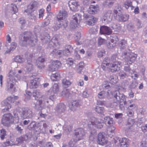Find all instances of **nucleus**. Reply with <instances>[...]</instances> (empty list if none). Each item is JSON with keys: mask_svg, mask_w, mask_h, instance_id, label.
<instances>
[{"mask_svg": "<svg viewBox=\"0 0 147 147\" xmlns=\"http://www.w3.org/2000/svg\"><path fill=\"white\" fill-rule=\"evenodd\" d=\"M129 140L126 138H122L119 144L120 147H127L129 143Z\"/></svg>", "mask_w": 147, "mask_h": 147, "instance_id": "b1692460", "label": "nucleus"}, {"mask_svg": "<svg viewBox=\"0 0 147 147\" xmlns=\"http://www.w3.org/2000/svg\"><path fill=\"white\" fill-rule=\"evenodd\" d=\"M69 5L71 10L75 11L77 9L78 4L77 0H70L69 2Z\"/></svg>", "mask_w": 147, "mask_h": 147, "instance_id": "5701e85b", "label": "nucleus"}, {"mask_svg": "<svg viewBox=\"0 0 147 147\" xmlns=\"http://www.w3.org/2000/svg\"><path fill=\"white\" fill-rule=\"evenodd\" d=\"M121 11L119 9H114L113 10V15L115 18L117 20L118 18L121 14Z\"/></svg>", "mask_w": 147, "mask_h": 147, "instance_id": "473e14b6", "label": "nucleus"}, {"mask_svg": "<svg viewBox=\"0 0 147 147\" xmlns=\"http://www.w3.org/2000/svg\"><path fill=\"white\" fill-rule=\"evenodd\" d=\"M67 15V11L65 10H60L57 16V18L58 21L62 24V25L65 28L67 26L68 22L65 20Z\"/></svg>", "mask_w": 147, "mask_h": 147, "instance_id": "6e6552de", "label": "nucleus"}, {"mask_svg": "<svg viewBox=\"0 0 147 147\" xmlns=\"http://www.w3.org/2000/svg\"><path fill=\"white\" fill-rule=\"evenodd\" d=\"M114 40H111V42H109L107 44V47L109 49H112L115 46V44L113 43Z\"/></svg>", "mask_w": 147, "mask_h": 147, "instance_id": "4d7b16f0", "label": "nucleus"}, {"mask_svg": "<svg viewBox=\"0 0 147 147\" xmlns=\"http://www.w3.org/2000/svg\"><path fill=\"white\" fill-rule=\"evenodd\" d=\"M32 35L29 32H24L22 38L20 41V44L22 46H24L27 44H30L33 46L36 45L37 41V39L32 37Z\"/></svg>", "mask_w": 147, "mask_h": 147, "instance_id": "20e7f679", "label": "nucleus"}, {"mask_svg": "<svg viewBox=\"0 0 147 147\" xmlns=\"http://www.w3.org/2000/svg\"><path fill=\"white\" fill-rule=\"evenodd\" d=\"M122 56L127 65L131 64L134 62L137 57V54L131 52L129 50L123 52Z\"/></svg>", "mask_w": 147, "mask_h": 147, "instance_id": "39448f33", "label": "nucleus"}, {"mask_svg": "<svg viewBox=\"0 0 147 147\" xmlns=\"http://www.w3.org/2000/svg\"><path fill=\"white\" fill-rule=\"evenodd\" d=\"M72 128V127L71 126L67 125H65L63 127V129L65 130L67 133L71 131Z\"/></svg>", "mask_w": 147, "mask_h": 147, "instance_id": "37998d69", "label": "nucleus"}, {"mask_svg": "<svg viewBox=\"0 0 147 147\" xmlns=\"http://www.w3.org/2000/svg\"><path fill=\"white\" fill-rule=\"evenodd\" d=\"M28 128L30 130H34L36 132H38L37 134L40 133L42 130L40 127L38 126V127H36V122L34 121H31L30 124L28 126Z\"/></svg>", "mask_w": 147, "mask_h": 147, "instance_id": "dca6fc26", "label": "nucleus"}, {"mask_svg": "<svg viewBox=\"0 0 147 147\" xmlns=\"http://www.w3.org/2000/svg\"><path fill=\"white\" fill-rule=\"evenodd\" d=\"M70 95L69 90L67 89H64L62 92L60 94L61 96L65 98H68Z\"/></svg>", "mask_w": 147, "mask_h": 147, "instance_id": "a878e982", "label": "nucleus"}, {"mask_svg": "<svg viewBox=\"0 0 147 147\" xmlns=\"http://www.w3.org/2000/svg\"><path fill=\"white\" fill-rule=\"evenodd\" d=\"M15 101L13 96L8 97L1 103L2 107H4L2 109L3 112H5L9 111V109L11 108L10 103H13Z\"/></svg>", "mask_w": 147, "mask_h": 147, "instance_id": "0eeeda50", "label": "nucleus"}, {"mask_svg": "<svg viewBox=\"0 0 147 147\" xmlns=\"http://www.w3.org/2000/svg\"><path fill=\"white\" fill-rule=\"evenodd\" d=\"M123 115L121 113H116L115 115V117L117 119H119V123H121L122 121V117Z\"/></svg>", "mask_w": 147, "mask_h": 147, "instance_id": "5fc2aeb1", "label": "nucleus"}, {"mask_svg": "<svg viewBox=\"0 0 147 147\" xmlns=\"http://www.w3.org/2000/svg\"><path fill=\"white\" fill-rule=\"evenodd\" d=\"M109 79L112 83H115L117 81V77L114 75L111 76L109 78Z\"/></svg>", "mask_w": 147, "mask_h": 147, "instance_id": "de8ad7c7", "label": "nucleus"}, {"mask_svg": "<svg viewBox=\"0 0 147 147\" xmlns=\"http://www.w3.org/2000/svg\"><path fill=\"white\" fill-rule=\"evenodd\" d=\"M125 64L127 65L124 67V70L127 73V74H129L131 72H133V70L131 69L129 66L128 65H127L126 63Z\"/></svg>", "mask_w": 147, "mask_h": 147, "instance_id": "a19ab883", "label": "nucleus"}, {"mask_svg": "<svg viewBox=\"0 0 147 147\" xmlns=\"http://www.w3.org/2000/svg\"><path fill=\"white\" fill-rule=\"evenodd\" d=\"M112 96L115 98L116 103L121 102H124L125 100L126 96L123 94L121 93L119 91H116L111 92Z\"/></svg>", "mask_w": 147, "mask_h": 147, "instance_id": "9b49d317", "label": "nucleus"}, {"mask_svg": "<svg viewBox=\"0 0 147 147\" xmlns=\"http://www.w3.org/2000/svg\"><path fill=\"white\" fill-rule=\"evenodd\" d=\"M83 16L86 23L89 25H94L97 21V19L93 16L84 14Z\"/></svg>", "mask_w": 147, "mask_h": 147, "instance_id": "ddd939ff", "label": "nucleus"}, {"mask_svg": "<svg viewBox=\"0 0 147 147\" xmlns=\"http://www.w3.org/2000/svg\"><path fill=\"white\" fill-rule=\"evenodd\" d=\"M49 94L47 92L45 94L40 96L39 99V103L40 107H43L45 106L46 104L48 103Z\"/></svg>", "mask_w": 147, "mask_h": 147, "instance_id": "4468645a", "label": "nucleus"}, {"mask_svg": "<svg viewBox=\"0 0 147 147\" xmlns=\"http://www.w3.org/2000/svg\"><path fill=\"white\" fill-rule=\"evenodd\" d=\"M16 119H13V117L11 114L9 113L4 114L2 119L1 122L2 124L5 126H9L10 123L13 122H15Z\"/></svg>", "mask_w": 147, "mask_h": 147, "instance_id": "1a4fd4ad", "label": "nucleus"}, {"mask_svg": "<svg viewBox=\"0 0 147 147\" xmlns=\"http://www.w3.org/2000/svg\"><path fill=\"white\" fill-rule=\"evenodd\" d=\"M62 82L63 86L65 88H67L69 87L71 83V82L69 80L66 79L62 80Z\"/></svg>", "mask_w": 147, "mask_h": 147, "instance_id": "7c9ffc66", "label": "nucleus"}, {"mask_svg": "<svg viewBox=\"0 0 147 147\" xmlns=\"http://www.w3.org/2000/svg\"><path fill=\"white\" fill-rule=\"evenodd\" d=\"M136 23V26L137 27L136 29H139L142 27V24L141 21L138 19H136L135 20Z\"/></svg>", "mask_w": 147, "mask_h": 147, "instance_id": "49530a36", "label": "nucleus"}, {"mask_svg": "<svg viewBox=\"0 0 147 147\" xmlns=\"http://www.w3.org/2000/svg\"><path fill=\"white\" fill-rule=\"evenodd\" d=\"M16 44L14 42H12L10 45L9 49L10 51H13L16 48Z\"/></svg>", "mask_w": 147, "mask_h": 147, "instance_id": "052dcab7", "label": "nucleus"}, {"mask_svg": "<svg viewBox=\"0 0 147 147\" xmlns=\"http://www.w3.org/2000/svg\"><path fill=\"white\" fill-rule=\"evenodd\" d=\"M38 80V78H36L30 80L29 84V87L30 88H36L38 87L39 85Z\"/></svg>", "mask_w": 147, "mask_h": 147, "instance_id": "4be33fe9", "label": "nucleus"}, {"mask_svg": "<svg viewBox=\"0 0 147 147\" xmlns=\"http://www.w3.org/2000/svg\"><path fill=\"white\" fill-rule=\"evenodd\" d=\"M112 18V11H108L104 14L102 21L108 23L111 21Z\"/></svg>", "mask_w": 147, "mask_h": 147, "instance_id": "412c9836", "label": "nucleus"}, {"mask_svg": "<svg viewBox=\"0 0 147 147\" xmlns=\"http://www.w3.org/2000/svg\"><path fill=\"white\" fill-rule=\"evenodd\" d=\"M85 135V132L82 128H79L76 130L74 137L76 140H79L82 139L83 137Z\"/></svg>", "mask_w": 147, "mask_h": 147, "instance_id": "f3484780", "label": "nucleus"}, {"mask_svg": "<svg viewBox=\"0 0 147 147\" xmlns=\"http://www.w3.org/2000/svg\"><path fill=\"white\" fill-rule=\"evenodd\" d=\"M128 29L130 30L135 31L137 30L136 28L132 24H129L127 26Z\"/></svg>", "mask_w": 147, "mask_h": 147, "instance_id": "bf43d9fd", "label": "nucleus"}, {"mask_svg": "<svg viewBox=\"0 0 147 147\" xmlns=\"http://www.w3.org/2000/svg\"><path fill=\"white\" fill-rule=\"evenodd\" d=\"M119 76L121 79H124L126 77H127V74L125 73L124 71H120L119 74Z\"/></svg>", "mask_w": 147, "mask_h": 147, "instance_id": "13d9d810", "label": "nucleus"}, {"mask_svg": "<svg viewBox=\"0 0 147 147\" xmlns=\"http://www.w3.org/2000/svg\"><path fill=\"white\" fill-rule=\"evenodd\" d=\"M15 144L14 142L11 140H7L4 142L3 144L4 146H12Z\"/></svg>", "mask_w": 147, "mask_h": 147, "instance_id": "58836bf2", "label": "nucleus"}, {"mask_svg": "<svg viewBox=\"0 0 147 147\" xmlns=\"http://www.w3.org/2000/svg\"><path fill=\"white\" fill-rule=\"evenodd\" d=\"M100 32L101 34L110 35L112 32L111 29L105 26H102L100 29Z\"/></svg>", "mask_w": 147, "mask_h": 147, "instance_id": "aec40b11", "label": "nucleus"}, {"mask_svg": "<svg viewBox=\"0 0 147 147\" xmlns=\"http://www.w3.org/2000/svg\"><path fill=\"white\" fill-rule=\"evenodd\" d=\"M59 50L55 49L53 51L51 55L53 57H59Z\"/></svg>", "mask_w": 147, "mask_h": 147, "instance_id": "6e6d98bb", "label": "nucleus"}, {"mask_svg": "<svg viewBox=\"0 0 147 147\" xmlns=\"http://www.w3.org/2000/svg\"><path fill=\"white\" fill-rule=\"evenodd\" d=\"M40 93L38 90H34L33 92V96L34 97L35 99H36L38 98H39L40 97Z\"/></svg>", "mask_w": 147, "mask_h": 147, "instance_id": "79ce46f5", "label": "nucleus"}, {"mask_svg": "<svg viewBox=\"0 0 147 147\" xmlns=\"http://www.w3.org/2000/svg\"><path fill=\"white\" fill-rule=\"evenodd\" d=\"M115 129V127L113 126H111L108 130V134H109L110 133H113Z\"/></svg>", "mask_w": 147, "mask_h": 147, "instance_id": "0e129e2a", "label": "nucleus"}, {"mask_svg": "<svg viewBox=\"0 0 147 147\" xmlns=\"http://www.w3.org/2000/svg\"><path fill=\"white\" fill-rule=\"evenodd\" d=\"M129 75L132 78L134 79L135 80L138 78V75L136 72L134 71H133L132 72H131L130 73Z\"/></svg>", "mask_w": 147, "mask_h": 147, "instance_id": "603ef678", "label": "nucleus"}, {"mask_svg": "<svg viewBox=\"0 0 147 147\" xmlns=\"http://www.w3.org/2000/svg\"><path fill=\"white\" fill-rule=\"evenodd\" d=\"M98 43L99 45H101L103 44L105 41L104 39L102 38L101 37H99L98 39Z\"/></svg>", "mask_w": 147, "mask_h": 147, "instance_id": "774afa93", "label": "nucleus"}, {"mask_svg": "<svg viewBox=\"0 0 147 147\" xmlns=\"http://www.w3.org/2000/svg\"><path fill=\"white\" fill-rule=\"evenodd\" d=\"M95 110L99 114H102L104 111V108L97 106L95 109Z\"/></svg>", "mask_w": 147, "mask_h": 147, "instance_id": "e433bc0d", "label": "nucleus"}, {"mask_svg": "<svg viewBox=\"0 0 147 147\" xmlns=\"http://www.w3.org/2000/svg\"><path fill=\"white\" fill-rule=\"evenodd\" d=\"M111 92L110 90H109L107 92L103 91H102L98 94V97L100 99L105 98L109 99L112 96V95H111Z\"/></svg>", "mask_w": 147, "mask_h": 147, "instance_id": "6ab92c4d", "label": "nucleus"}, {"mask_svg": "<svg viewBox=\"0 0 147 147\" xmlns=\"http://www.w3.org/2000/svg\"><path fill=\"white\" fill-rule=\"evenodd\" d=\"M103 120L100 119L92 117L87 121V124L90 128L93 127L97 129L102 128L103 126Z\"/></svg>", "mask_w": 147, "mask_h": 147, "instance_id": "423d86ee", "label": "nucleus"}, {"mask_svg": "<svg viewBox=\"0 0 147 147\" xmlns=\"http://www.w3.org/2000/svg\"><path fill=\"white\" fill-rule=\"evenodd\" d=\"M129 18V16L127 15H120V16L118 17V18L117 20H119L120 21L125 22L127 21Z\"/></svg>", "mask_w": 147, "mask_h": 147, "instance_id": "2f4dec72", "label": "nucleus"}, {"mask_svg": "<svg viewBox=\"0 0 147 147\" xmlns=\"http://www.w3.org/2000/svg\"><path fill=\"white\" fill-rule=\"evenodd\" d=\"M132 5L131 2L129 1H125L123 4V6L126 9H128L129 7Z\"/></svg>", "mask_w": 147, "mask_h": 147, "instance_id": "c03bdc74", "label": "nucleus"}, {"mask_svg": "<svg viewBox=\"0 0 147 147\" xmlns=\"http://www.w3.org/2000/svg\"><path fill=\"white\" fill-rule=\"evenodd\" d=\"M39 18H42L44 15L45 10L43 9H41L39 10Z\"/></svg>", "mask_w": 147, "mask_h": 147, "instance_id": "e2e57ef3", "label": "nucleus"}, {"mask_svg": "<svg viewBox=\"0 0 147 147\" xmlns=\"http://www.w3.org/2000/svg\"><path fill=\"white\" fill-rule=\"evenodd\" d=\"M98 9L97 7L94 5H90L88 10V12L91 14H94L96 13L98 11Z\"/></svg>", "mask_w": 147, "mask_h": 147, "instance_id": "cd10ccee", "label": "nucleus"}, {"mask_svg": "<svg viewBox=\"0 0 147 147\" xmlns=\"http://www.w3.org/2000/svg\"><path fill=\"white\" fill-rule=\"evenodd\" d=\"M137 85L138 83L136 81H134L130 85L129 87L131 89H134L137 86Z\"/></svg>", "mask_w": 147, "mask_h": 147, "instance_id": "680f3d73", "label": "nucleus"}, {"mask_svg": "<svg viewBox=\"0 0 147 147\" xmlns=\"http://www.w3.org/2000/svg\"><path fill=\"white\" fill-rule=\"evenodd\" d=\"M65 106L63 104L61 103L57 107V111L59 113L64 112L65 110Z\"/></svg>", "mask_w": 147, "mask_h": 147, "instance_id": "c85d7f7f", "label": "nucleus"}, {"mask_svg": "<svg viewBox=\"0 0 147 147\" xmlns=\"http://www.w3.org/2000/svg\"><path fill=\"white\" fill-rule=\"evenodd\" d=\"M133 103V101L132 100H129L127 101H126L125 100L123 102V103L125 105L127 106L128 107L131 104Z\"/></svg>", "mask_w": 147, "mask_h": 147, "instance_id": "338daca9", "label": "nucleus"}, {"mask_svg": "<svg viewBox=\"0 0 147 147\" xmlns=\"http://www.w3.org/2000/svg\"><path fill=\"white\" fill-rule=\"evenodd\" d=\"M81 20V16L79 14L77 13L74 15L70 22V26L73 28L78 27L80 21Z\"/></svg>", "mask_w": 147, "mask_h": 147, "instance_id": "9d476101", "label": "nucleus"}, {"mask_svg": "<svg viewBox=\"0 0 147 147\" xmlns=\"http://www.w3.org/2000/svg\"><path fill=\"white\" fill-rule=\"evenodd\" d=\"M135 123L134 119L131 118L128 119L126 122V125L128 129H130Z\"/></svg>", "mask_w": 147, "mask_h": 147, "instance_id": "393cba45", "label": "nucleus"}, {"mask_svg": "<svg viewBox=\"0 0 147 147\" xmlns=\"http://www.w3.org/2000/svg\"><path fill=\"white\" fill-rule=\"evenodd\" d=\"M14 61L18 63H22L25 61V59L20 55H18L14 58Z\"/></svg>", "mask_w": 147, "mask_h": 147, "instance_id": "c756f323", "label": "nucleus"}, {"mask_svg": "<svg viewBox=\"0 0 147 147\" xmlns=\"http://www.w3.org/2000/svg\"><path fill=\"white\" fill-rule=\"evenodd\" d=\"M27 63L26 65L24 70L25 72H30L31 71L33 68V65L32 64V58L33 55L32 54L28 53L27 55Z\"/></svg>", "mask_w": 147, "mask_h": 147, "instance_id": "f8f14e48", "label": "nucleus"}, {"mask_svg": "<svg viewBox=\"0 0 147 147\" xmlns=\"http://www.w3.org/2000/svg\"><path fill=\"white\" fill-rule=\"evenodd\" d=\"M59 85L58 83H54L50 89L47 92L49 94L58 93L60 90Z\"/></svg>", "mask_w": 147, "mask_h": 147, "instance_id": "a211bd4d", "label": "nucleus"}, {"mask_svg": "<svg viewBox=\"0 0 147 147\" xmlns=\"http://www.w3.org/2000/svg\"><path fill=\"white\" fill-rule=\"evenodd\" d=\"M13 113L14 118L16 119V123H18L19 122V115L22 119H31L34 116V114L30 109L25 107L15 110Z\"/></svg>", "mask_w": 147, "mask_h": 147, "instance_id": "f03ea898", "label": "nucleus"}, {"mask_svg": "<svg viewBox=\"0 0 147 147\" xmlns=\"http://www.w3.org/2000/svg\"><path fill=\"white\" fill-rule=\"evenodd\" d=\"M69 108L72 111H76V107L75 105H72V102H71L70 103L69 105Z\"/></svg>", "mask_w": 147, "mask_h": 147, "instance_id": "69168bd1", "label": "nucleus"}, {"mask_svg": "<svg viewBox=\"0 0 147 147\" xmlns=\"http://www.w3.org/2000/svg\"><path fill=\"white\" fill-rule=\"evenodd\" d=\"M127 45V42L125 40L121 41L119 44V46L121 49H124L125 48Z\"/></svg>", "mask_w": 147, "mask_h": 147, "instance_id": "a18cd8bd", "label": "nucleus"}, {"mask_svg": "<svg viewBox=\"0 0 147 147\" xmlns=\"http://www.w3.org/2000/svg\"><path fill=\"white\" fill-rule=\"evenodd\" d=\"M98 31V28L96 27H92L90 29L89 32L91 34H96Z\"/></svg>", "mask_w": 147, "mask_h": 147, "instance_id": "864d4df0", "label": "nucleus"}, {"mask_svg": "<svg viewBox=\"0 0 147 147\" xmlns=\"http://www.w3.org/2000/svg\"><path fill=\"white\" fill-rule=\"evenodd\" d=\"M96 132L95 130H94L93 132H92L90 135L89 138V142H94L96 140Z\"/></svg>", "mask_w": 147, "mask_h": 147, "instance_id": "bb28decb", "label": "nucleus"}, {"mask_svg": "<svg viewBox=\"0 0 147 147\" xmlns=\"http://www.w3.org/2000/svg\"><path fill=\"white\" fill-rule=\"evenodd\" d=\"M6 131L5 129H2L1 130L0 135L2 140H3L5 138V136L6 135Z\"/></svg>", "mask_w": 147, "mask_h": 147, "instance_id": "3c124183", "label": "nucleus"}, {"mask_svg": "<svg viewBox=\"0 0 147 147\" xmlns=\"http://www.w3.org/2000/svg\"><path fill=\"white\" fill-rule=\"evenodd\" d=\"M47 69L48 70L52 72L56 71L52 61L48 66Z\"/></svg>", "mask_w": 147, "mask_h": 147, "instance_id": "4c0bfd02", "label": "nucleus"}, {"mask_svg": "<svg viewBox=\"0 0 147 147\" xmlns=\"http://www.w3.org/2000/svg\"><path fill=\"white\" fill-rule=\"evenodd\" d=\"M104 122L106 123L111 125L112 124L113 122V119L112 118L110 117L109 116H107L104 118Z\"/></svg>", "mask_w": 147, "mask_h": 147, "instance_id": "72a5a7b5", "label": "nucleus"}, {"mask_svg": "<svg viewBox=\"0 0 147 147\" xmlns=\"http://www.w3.org/2000/svg\"><path fill=\"white\" fill-rule=\"evenodd\" d=\"M60 74L58 73H56L55 74H52L51 76V78L53 81H56L58 80L60 77Z\"/></svg>", "mask_w": 147, "mask_h": 147, "instance_id": "f704fd0d", "label": "nucleus"}, {"mask_svg": "<svg viewBox=\"0 0 147 147\" xmlns=\"http://www.w3.org/2000/svg\"><path fill=\"white\" fill-rule=\"evenodd\" d=\"M52 62L55 67L56 70H58L61 66V63L58 61L56 60L53 61H52Z\"/></svg>", "mask_w": 147, "mask_h": 147, "instance_id": "c9c22d12", "label": "nucleus"}, {"mask_svg": "<svg viewBox=\"0 0 147 147\" xmlns=\"http://www.w3.org/2000/svg\"><path fill=\"white\" fill-rule=\"evenodd\" d=\"M107 141L105 136V133H99L97 138V142L99 144L104 145L107 144Z\"/></svg>", "mask_w": 147, "mask_h": 147, "instance_id": "2eb2a0df", "label": "nucleus"}, {"mask_svg": "<svg viewBox=\"0 0 147 147\" xmlns=\"http://www.w3.org/2000/svg\"><path fill=\"white\" fill-rule=\"evenodd\" d=\"M115 0H106L105 2V5L109 7H110L113 5Z\"/></svg>", "mask_w": 147, "mask_h": 147, "instance_id": "ea45409f", "label": "nucleus"}, {"mask_svg": "<svg viewBox=\"0 0 147 147\" xmlns=\"http://www.w3.org/2000/svg\"><path fill=\"white\" fill-rule=\"evenodd\" d=\"M118 58L116 55H113L111 58V61L112 63H109L108 58L104 59L101 65L103 70L109 69L112 72L118 71L121 66V63L117 61Z\"/></svg>", "mask_w": 147, "mask_h": 147, "instance_id": "f257e3e1", "label": "nucleus"}, {"mask_svg": "<svg viewBox=\"0 0 147 147\" xmlns=\"http://www.w3.org/2000/svg\"><path fill=\"white\" fill-rule=\"evenodd\" d=\"M16 74L15 71H10L8 74L9 78L7 80L8 90L11 92L15 91L14 88H13L14 85L17 80H20L21 79L19 76H15Z\"/></svg>", "mask_w": 147, "mask_h": 147, "instance_id": "7ed1b4c3", "label": "nucleus"}, {"mask_svg": "<svg viewBox=\"0 0 147 147\" xmlns=\"http://www.w3.org/2000/svg\"><path fill=\"white\" fill-rule=\"evenodd\" d=\"M71 48V47L70 46H68L67 48H66L65 50L63 51V54L65 56H68L70 54V52L69 51V49Z\"/></svg>", "mask_w": 147, "mask_h": 147, "instance_id": "8fccbe9b", "label": "nucleus"}, {"mask_svg": "<svg viewBox=\"0 0 147 147\" xmlns=\"http://www.w3.org/2000/svg\"><path fill=\"white\" fill-rule=\"evenodd\" d=\"M121 138L116 137L113 138V142L116 145H119Z\"/></svg>", "mask_w": 147, "mask_h": 147, "instance_id": "09e8293b", "label": "nucleus"}]
</instances>
